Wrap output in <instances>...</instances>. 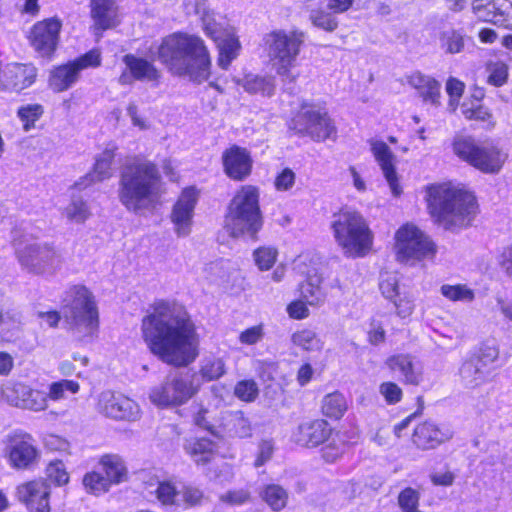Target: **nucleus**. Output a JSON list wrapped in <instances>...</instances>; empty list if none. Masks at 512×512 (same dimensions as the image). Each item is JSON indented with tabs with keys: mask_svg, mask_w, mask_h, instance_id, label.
<instances>
[{
	"mask_svg": "<svg viewBox=\"0 0 512 512\" xmlns=\"http://www.w3.org/2000/svg\"><path fill=\"white\" fill-rule=\"evenodd\" d=\"M50 486L44 479H34L17 486L16 496L27 512H51Z\"/></svg>",
	"mask_w": 512,
	"mask_h": 512,
	"instance_id": "412c9836",
	"label": "nucleus"
},
{
	"mask_svg": "<svg viewBox=\"0 0 512 512\" xmlns=\"http://www.w3.org/2000/svg\"><path fill=\"white\" fill-rule=\"evenodd\" d=\"M460 376L469 387L478 386L489 378L488 370L483 369L473 357L462 364Z\"/></svg>",
	"mask_w": 512,
	"mask_h": 512,
	"instance_id": "37998d69",
	"label": "nucleus"
},
{
	"mask_svg": "<svg viewBox=\"0 0 512 512\" xmlns=\"http://www.w3.org/2000/svg\"><path fill=\"white\" fill-rule=\"evenodd\" d=\"M455 156L485 174H498L508 152L492 141L478 143L473 136L457 134L452 141Z\"/></svg>",
	"mask_w": 512,
	"mask_h": 512,
	"instance_id": "6e6552de",
	"label": "nucleus"
},
{
	"mask_svg": "<svg viewBox=\"0 0 512 512\" xmlns=\"http://www.w3.org/2000/svg\"><path fill=\"white\" fill-rule=\"evenodd\" d=\"M91 16L99 29H107L114 25L117 8L114 0H91Z\"/></svg>",
	"mask_w": 512,
	"mask_h": 512,
	"instance_id": "72a5a7b5",
	"label": "nucleus"
},
{
	"mask_svg": "<svg viewBox=\"0 0 512 512\" xmlns=\"http://www.w3.org/2000/svg\"><path fill=\"white\" fill-rule=\"evenodd\" d=\"M62 21L51 17L35 23L29 32V42L42 57H50L57 48Z\"/></svg>",
	"mask_w": 512,
	"mask_h": 512,
	"instance_id": "a211bd4d",
	"label": "nucleus"
},
{
	"mask_svg": "<svg viewBox=\"0 0 512 512\" xmlns=\"http://www.w3.org/2000/svg\"><path fill=\"white\" fill-rule=\"evenodd\" d=\"M37 75L38 70L31 63H8L3 67L1 91L19 93L32 86Z\"/></svg>",
	"mask_w": 512,
	"mask_h": 512,
	"instance_id": "4be33fe9",
	"label": "nucleus"
},
{
	"mask_svg": "<svg viewBox=\"0 0 512 512\" xmlns=\"http://www.w3.org/2000/svg\"><path fill=\"white\" fill-rule=\"evenodd\" d=\"M47 480L56 486H63L69 482V473L65 464L61 460L51 461L45 470Z\"/></svg>",
	"mask_w": 512,
	"mask_h": 512,
	"instance_id": "4d7b16f0",
	"label": "nucleus"
},
{
	"mask_svg": "<svg viewBox=\"0 0 512 512\" xmlns=\"http://www.w3.org/2000/svg\"><path fill=\"white\" fill-rule=\"evenodd\" d=\"M155 496L162 506H176L178 503L179 488L172 481L165 480L158 483Z\"/></svg>",
	"mask_w": 512,
	"mask_h": 512,
	"instance_id": "09e8293b",
	"label": "nucleus"
},
{
	"mask_svg": "<svg viewBox=\"0 0 512 512\" xmlns=\"http://www.w3.org/2000/svg\"><path fill=\"white\" fill-rule=\"evenodd\" d=\"M293 346L307 352H319L324 347V342L319 335L310 328H301L291 335Z\"/></svg>",
	"mask_w": 512,
	"mask_h": 512,
	"instance_id": "58836bf2",
	"label": "nucleus"
},
{
	"mask_svg": "<svg viewBox=\"0 0 512 512\" xmlns=\"http://www.w3.org/2000/svg\"><path fill=\"white\" fill-rule=\"evenodd\" d=\"M321 409L326 417L338 420L344 416L348 409L347 399L340 392L327 394L322 399Z\"/></svg>",
	"mask_w": 512,
	"mask_h": 512,
	"instance_id": "a19ab883",
	"label": "nucleus"
},
{
	"mask_svg": "<svg viewBox=\"0 0 512 512\" xmlns=\"http://www.w3.org/2000/svg\"><path fill=\"white\" fill-rule=\"evenodd\" d=\"M337 247L347 258H362L370 253L374 233L366 218L354 209H341L330 223Z\"/></svg>",
	"mask_w": 512,
	"mask_h": 512,
	"instance_id": "39448f33",
	"label": "nucleus"
},
{
	"mask_svg": "<svg viewBox=\"0 0 512 512\" xmlns=\"http://www.w3.org/2000/svg\"><path fill=\"white\" fill-rule=\"evenodd\" d=\"M222 399L214 397L211 402L206 405L200 404L194 413V422L197 426L211 432L212 434H218V418L220 407L222 406Z\"/></svg>",
	"mask_w": 512,
	"mask_h": 512,
	"instance_id": "c756f323",
	"label": "nucleus"
},
{
	"mask_svg": "<svg viewBox=\"0 0 512 512\" xmlns=\"http://www.w3.org/2000/svg\"><path fill=\"white\" fill-rule=\"evenodd\" d=\"M488 83L500 87L504 85L508 78V66L503 62H492L487 66Z\"/></svg>",
	"mask_w": 512,
	"mask_h": 512,
	"instance_id": "052dcab7",
	"label": "nucleus"
},
{
	"mask_svg": "<svg viewBox=\"0 0 512 512\" xmlns=\"http://www.w3.org/2000/svg\"><path fill=\"white\" fill-rule=\"evenodd\" d=\"M77 68L69 61L53 68L49 75V87L54 92H63L73 86L79 79Z\"/></svg>",
	"mask_w": 512,
	"mask_h": 512,
	"instance_id": "2f4dec72",
	"label": "nucleus"
},
{
	"mask_svg": "<svg viewBox=\"0 0 512 512\" xmlns=\"http://www.w3.org/2000/svg\"><path fill=\"white\" fill-rule=\"evenodd\" d=\"M394 240L395 256L401 263L414 265L426 259H433L437 252L429 236L411 223L399 227Z\"/></svg>",
	"mask_w": 512,
	"mask_h": 512,
	"instance_id": "f8f14e48",
	"label": "nucleus"
},
{
	"mask_svg": "<svg viewBox=\"0 0 512 512\" xmlns=\"http://www.w3.org/2000/svg\"><path fill=\"white\" fill-rule=\"evenodd\" d=\"M493 14L481 13L484 22L512 30V2L509 0H494Z\"/></svg>",
	"mask_w": 512,
	"mask_h": 512,
	"instance_id": "4c0bfd02",
	"label": "nucleus"
},
{
	"mask_svg": "<svg viewBox=\"0 0 512 512\" xmlns=\"http://www.w3.org/2000/svg\"><path fill=\"white\" fill-rule=\"evenodd\" d=\"M16 258L21 268L45 278L59 274L64 267L61 250L51 243H30L16 250Z\"/></svg>",
	"mask_w": 512,
	"mask_h": 512,
	"instance_id": "9b49d317",
	"label": "nucleus"
},
{
	"mask_svg": "<svg viewBox=\"0 0 512 512\" xmlns=\"http://www.w3.org/2000/svg\"><path fill=\"white\" fill-rule=\"evenodd\" d=\"M269 57L284 82H294L299 74L294 71L303 38L301 33L276 30L265 36Z\"/></svg>",
	"mask_w": 512,
	"mask_h": 512,
	"instance_id": "1a4fd4ad",
	"label": "nucleus"
},
{
	"mask_svg": "<svg viewBox=\"0 0 512 512\" xmlns=\"http://www.w3.org/2000/svg\"><path fill=\"white\" fill-rule=\"evenodd\" d=\"M43 112V107L40 104H26L18 109L17 115L23 123L24 130L28 131L34 127L35 122L40 119Z\"/></svg>",
	"mask_w": 512,
	"mask_h": 512,
	"instance_id": "6e6d98bb",
	"label": "nucleus"
},
{
	"mask_svg": "<svg viewBox=\"0 0 512 512\" xmlns=\"http://www.w3.org/2000/svg\"><path fill=\"white\" fill-rule=\"evenodd\" d=\"M226 374V363L220 357H206L201 361L199 375L205 382L218 380Z\"/></svg>",
	"mask_w": 512,
	"mask_h": 512,
	"instance_id": "c03bdc74",
	"label": "nucleus"
},
{
	"mask_svg": "<svg viewBox=\"0 0 512 512\" xmlns=\"http://www.w3.org/2000/svg\"><path fill=\"white\" fill-rule=\"evenodd\" d=\"M260 190L254 185L241 186L228 206L226 227L233 237L255 238L263 225L260 210Z\"/></svg>",
	"mask_w": 512,
	"mask_h": 512,
	"instance_id": "0eeeda50",
	"label": "nucleus"
},
{
	"mask_svg": "<svg viewBox=\"0 0 512 512\" xmlns=\"http://www.w3.org/2000/svg\"><path fill=\"white\" fill-rule=\"evenodd\" d=\"M278 251L272 246H261L254 250L253 260L261 271L270 270L276 263Z\"/></svg>",
	"mask_w": 512,
	"mask_h": 512,
	"instance_id": "864d4df0",
	"label": "nucleus"
},
{
	"mask_svg": "<svg viewBox=\"0 0 512 512\" xmlns=\"http://www.w3.org/2000/svg\"><path fill=\"white\" fill-rule=\"evenodd\" d=\"M329 424L324 420H314L299 425L293 434L295 442L304 447H316L323 443L330 435Z\"/></svg>",
	"mask_w": 512,
	"mask_h": 512,
	"instance_id": "cd10ccee",
	"label": "nucleus"
},
{
	"mask_svg": "<svg viewBox=\"0 0 512 512\" xmlns=\"http://www.w3.org/2000/svg\"><path fill=\"white\" fill-rule=\"evenodd\" d=\"M234 82L250 94L271 96L275 89V79L273 76H262L250 73L246 74L242 79L234 78Z\"/></svg>",
	"mask_w": 512,
	"mask_h": 512,
	"instance_id": "473e14b6",
	"label": "nucleus"
},
{
	"mask_svg": "<svg viewBox=\"0 0 512 512\" xmlns=\"http://www.w3.org/2000/svg\"><path fill=\"white\" fill-rule=\"evenodd\" d=\"M440 291L445 298L451 301L471 302L475 297L474 291L465 284H445L441 286Z\"/></svg>",
	"mask_w": 512,
	"mask_h": 512,
	"instance_id": "5fc2aeb1",
	"label": "nucleus"
},
{
	"mask_svg": "<svg viewBox=\"0 0 512 512\" xmlns=\"http://www.w3.org/2000/svg\"><path fill=\"white\" fill-rule=\"evenodd\" d=\"M461 112L465 119L479 122L486 130H492L496 125L491 110L480 102L464 101L461 105Z\"/></svg>",
	"mask_w": 512,
	"mask_h": 512,
	"instance_id": "f704fd0d",
	"label": "nucleus"
},
{
	"mask_svg": "<svg viewBox=\"0 0 512 512\" xmlns=\"http://www.w3.org/2000/svg\"><path fill=\"white\" fill-rule=\"evenodd\" d=\"M115 156V148H106L95 160L92 172L98 181H104L112 176V162Z\"/></svg>",
	"mask_w": 512,
	"mask_h": 512,
	"instance_id": "de8ad7c7",
	"label": "nucleus"
},
{
	"mask_svg": "<svg viewBox=\"0 0 512 512\" xmlns=\"http://www.w3.org/2000/svg\"><path fill=\"white\" fill-rule=\"evenodd\" d=\"M420 493L407 487L398 495V505L402 512H408L419 509Z\"/></svg>",
	"mask_w": 512,
	"mask_h": 512,
	"instance_id": "680f3d73",
	"label": "nucleus"
},
{
	"mask_svg": "<svg viewBox=\"0 0 512 512\" xmlns=\"http://www.w3.org/2000/svg\"><path fill=\"white\" fill-rule=\"evenodd\" d=\"M157 57L172 73L194 82L202 83L210 76V53L197 35L176 32L165 37L158 47Z\"/></svg>",
	"mask_w": 512,
	"mask_h": 512,
	"instance_id": "f03ea898",
	"label": "nucleus"
},
{
	"mask_svg": "<svg viewBox=\"0 0 512 512\" xmlns=\"http://www.w3.org/2000/svg\"><path fill=\"white\" fill-rule=\"evenodd\" d=\"M4 457L14 470H29L37 464L40 451L33 436L23 430L16 429L3 438Z\"/></svg>",
	"mask_w": 512,
	"mask_h": 512,
	"instance_id": "4468645a",
	"label": "nucleus"
},
{
	"mask_svg": "<svg viewBox=\"0 0 512 512\" xmlns=\"http://www.w3.org/2000/svg\"><path fill=\"white\" fill-rule=\"evenodd\" d=\"M371 152L381 168V171L394 196H399L402 192L396 171V157L389 146L382 140L372 139L369 142Z\"/></svg>",
	"mask_w": 512,
	"mask_h": 512,
	"instance_id": "b1692460",
	"label": "nucleus"
},
{
	"mask_svg": "<svg viewBox=\"0 0 512 512\" xmlns=\"http://www.w3.org/2000/svg\"><path fill=\"white\" fill-rule=\"evenodd\" d=\"M62 216L72 224H84L92 216L91 207L82 196L71 194L69 203L63 208Z\"/></svg>",
	"mask_w": 512,
	"mask_h": 512,
	"instance_id": "c9c22d12",
	"label": "nucleus"
},
{
	"mask_svg": "<svg viewBox=\"0 0 512 512\" xmlns=\"http://www.w3.org/2000/svg\"><path fill=\"white\" fill-rule=\"evenodd\" d=\"M62 313L69 330L80 341L92 340L99 330V312L93 294L76 285L66 292Z\"/></svg>",
	"mask_w": 512,
	"mask_h": 512,
	"instance_id": "423d86ee",
	"label": "nucleus"
},
{
	"mask_svg": "<svg viewBox=\"0 0 512 512\" xmlns=\"http://www.w3.org/2000/svg\"><path fill=\"white\" fill-rule=\"evenodd\" d=\"M204 499L203 491L192 485H182L179 488L177 507L189 509L201 505Z\"/></svg>",
	"mask_w": 512,
	"mask_h": 512,
	"instance_id": "8fccbe9b",
	"label": "nucleus"
},
{
	"mask_svg": "<svg viewBox=\"0 0 512 512\" xmlns=\"http://www.w3.org/2000/svg\"><path fill=\"white\" fill-rule=\"evenodd\" d=\"M265 337V328L263 324L248 327L240 332L238 341L244 346H254L262 342Z\"/></svg>",
	"mask_w": 512,
	"mask_h": 512,
	"instance_id": "bf43d9fd",
	"label": "nucleus"
},
{
	"mask_svg": "<svg viewBox=\"0 0 512 512\" xmlns=\"http://www.w3.org/2000/svg\"><path fill=\"white\" fill-rule=\"evenodd\" d=\"M195 375L176 374L155 386L149 393L150 401L159 408L177 407L188 402L200 389Z\"/></svg>",
	"mask_w": 512,
	"mask_h": 512,
	"instance_id": "ddd939ff",
	"label": "nucleus"
},
{
	"mask_svg": "<svg viewBox=\"0 0 512 512\" xmlns=\"http://www.w3.org/2000/svg\"><path fill=\"white\" fill-rule=\"evenodd\" d=\"M321 282L320 277L311 276L300 285V296L310 306H319L326 299V292Z\"/></svg>",
	"mask_w": 512,
	"mask_h": 512,
	"instance_id": "ea45409f",
	"label": "nucleus"
},
{
	"mask_svg": "<svg viewBox=\"0 0 512 512\" xmlns=\"http://www.w3.org/2000/svg\"><path fill=\"white\" fill-rule=\"evenodd\" d=\"M77 71L80 73L84 69L95 68L101 64V53L97 49H92L84 55L71 61Z\"/></svg>",
	"mask_w": 512,
	"mask_h": 512,
	"instance_id": "69168bd1",
	"label": "nucleus"
},
{
	"mask_svg": "<svg viewBox=\"0 0 512 512\" xmlns=\"http://www.w3.org/2000/svg\"><path fill=\"white\" fill-rule=\"evenodd\" d=\"M291 128L317 142L333 139L337 133L327 110L317 105L303 106L292 120Z\"/></svg>",
	"mask_w": 512,
	"mask_h": 512,
	"instance_id": "2eb2a0df",
	"label": "nucleus"
},
{
	"mask_svg": "<svg viewBox=\"0 0 512 512\" xmlns=\"http://www.w3.org/2000/svg\"><path fill=\"white\" fill-rule=\"evenodd\" d=\"M226 277L225 263L215 261L205 265L203 268V278L209 283H218Z\"/></svg>",
	"mask_w": 512,
	"mask_h": 512,
	"instance_id": "338daca9",
	"label": "nucleus"
},
{
	"mask_svg": "<svg viewBox=\"0 0 512 512\" xmlns=\"http://www.w3.org/2000/svg\"><path fill=\"white\" fill-rule=\"evenodd\" d=\"M405 79L409 86L417 90L424 103L433 106L440 105L441 84L435 78L415 71L407 75Z\"/></svg>",
	"mask_w": 512,
	"mask_h": 512,
	"instance_id": "bb28decb",
	"label": "nucleus"
},
{
	"mask_svg": "<svg viewBox=\"0 0 512 512\" xmlns=\"http://www.w3.org/2000/svg\"><path fill=\"white\" fill-rule=\"evenodd\" d=\"M2 396L9 405L19 409L32 412L46 410L45 390L33 388L24 381L7 382L2 388Z\"/></svg>",
	"mask_w": 512,
	"mask_h": 512,
	"instance_id": "f3484780",
	"label": "nucleus"
},
{
	"mask_svg": "<svg viewBox=\"0 0 512 512\" xmlns=\"http://www.w3.org/2000/svg\"><path fill=\"white\" fill-rule=\"evenodd\" d=\"M222 164L225 174L230 179L242 181L251 174L253 160L246 148L233 145L223 152Z\"/></svg>",
	"mask_w": 512,
	"mask_h": 512,
	"instance_id": "5701e85b",
	"label": "nucleus"
},
{
	"mask_svg": "<svg viewBox=\"0 0 512 512\" xmlns=\"http://www.w3.org/2000/svg\"><path fill=\"white\" fill-rule=\"evenodd\" d=\"M184 450L195 464L206 465L216 457L218 446L208 438H192L186 441Z\"/></svg>",
	"mask_w": 512,
	"mask_h": 512,
	"instance_id": "c85d7f7f",
	"label": "nucleus"
},
{
	"mask_svg": "<svg viewBox=\"0 0 512 512\" xmlns=\"http://www.w3.org/2000/svg\"><path fill=\"white\" fill-rule=\"evenodd\" d=\"M96 411L115 421L135 422L141 418V409L136 401L109 390L98 395Z\"/></svg>",
	"mask_w": 512,
	"mask_h": 512,
	"instance_id": "dca6fc26",
	"label": "nucleus"
},
{
	"mask_svg": "<svg viewBox=\"0 0 512 512\" xmlns=\"http://www.w3.org/2000/svg\"><path fill=\"white\" fill-rule=\"evenodd\" d=\"M100 465L105 473L108 483L118 484L127 477V468L123 459L115 454H107L101 457Z\"/></svg>",
	"mask_w": 512,
	"mask_h": 512,
	"instance_id": "e433bc0d",
	"label": "nucleus"
},
{
	"mask_svg": "<svg viewBox=\"0 0 512 512\" xmlns=\"http://www.w3.org/2000/svg\"><path fill=\"white\" fill-rule=\"evenodd\" d=\"M425 200L429 214L445 229L469 226L477 212L476 198L460 184L452 182L427 186Z\"/></svg>",
	"mask_w": 512,
	"mask_h": 512,
	"instance_id": "7ed1b4c3",
	"label": "nucleus"
},
{
	"mask_svg": "<svg viewBox=\"0 0 512 512\" xmlns=\"http://www.w3.org/2000/svg\"><path fill=\"white\" fill-rule=\"evenodd\" d=\"M125 70L119 76L121 85L132 84L134 80L156 82L160 77L159 71L146 59L128 54L123 57Z\"/></svg>",
	"mask_w": 512,
	"mask_h": 512,
	"instance_id": "393cba45",
	"label": "nucleus"
},
{
	"mask_svg": "<svg viewBox=\"0 0 512 512\" xmlns=\"http://www.w3.org/2000/svg\"><path fill=\"white\" fill-rule=\"evenodd\" d=\"M391 301L394 303L397 315L401 318L409 317L414 311V298L409 293H400V296Z\"/></svg>",
	"mask_w": 512,
	"mask_h": 512,
	"instance_id": "774afa93",
	"label": "nucleus"
},
{
	"mask_svg": "<svg viewBox=\"0 0 512 512\" xmlns=\"http://www.w3.org/2000/svg\"><path fill=\"white\" fill-rule=\"evenodd\" d=\"M499 350L495 344H484L478 356L473 357L483 369L491 373V365L498 359Z\"/></svg>",
	"mask_w": 512,
	"mask_h": 512,
	"instance_id": "e2e57ef3",
	"label": "nucleus"
},
{
	"mask_svg": "<svg viewBox=\"0 0 512 512\" xmlns=\"http://www.w3.org/2000/svg\"><path fill=\"white\" fill-rule=\"evenodd\" d=\"M83 485L87 492L100 495L110 488L108 480L98 472H89L83 478Z\"/></svg>",
	"mask_w": 512,
	"mask_h": 512,
	"instance_id": "13d9d810",
	"label": "nucleus"
},
{
	"mask_svg": "<svg viewBox=\"0 0 512 512\" xmlns=\"http://www.w3.org/2000/svg\"><path fill=\"white\" fill-rule=\"evenodd\" d=\"M383 366L404 384L418 386L424 380L423 365L416 356L411 354H392L385 359Z\"/></svg>",
	"mask_w": 512,
	"mask_h": 512,
	"instance_id": "aec40b11",
	"label": "nucleus"
},
{
	"mask_svg": "<svg viewBox=\"0 0 512 512\" xmlns=\"http://www.w3.org/2000/svg\"><path fill=\"white\" fill-rule=\"evenodd\" d=\"M400 276L396 272H385L381 274L379 288L381 294L388 300L400 296Z\"/></svg>",
	"mask_w": 512,
	"mask_h": 512,
	"instance_id": "603ef678",
	"label": "nucleus"
},
{
	"mask_svg": "<svg viewBox=\"0 0 512 512\" xmlns=\"http://www.w3.org/2000/svg\"><path fill=\"white\" fill-rule=\"evenodd\" d=\"M259 386L253 379H243L234 386V396L242 402L252 403L259 396Z\"/></svg>",
	"mask_w": 512,
	"mask_h": 512,
	"instance_id": "3c124183",
	"label": "nucleus"
},
{
	"mask_svg": "<svg viewBox=\"0 0 512 512\" xmlns=\"http://www.w3.org/2000/svg\"><path fill=\"white\" fill-rule=\"evenodd\" d=\"M161 175L157 166L146 159H135L121 172L118 198L130 212L142 214L155 208L160 197Z\"/></svg>",
	"mask_w": 512,
	"mask_h": 512,
	"instance_id": "20e7f679",
	"label": "nucleus"
},
{
	"mask_svg": "<svg viewBox=\"0 0 512 512\" xmlns=\"http://www.w3.org/2000/svg\"><path fill=\"white\" fill-rule=\"evenodd\" d=\"M198 198L199 191L195 187H186L173 205L170 218L178 237H186L191 233Z\"/></svg>",
	"mask_w": 512,
	"mask_h": 512,
	"instance_id": "6ab92c4d",
	"label": "nucleus"
},
{
	"mask_svg": "<svg viewBox=\"0 0 512 512\" xmlns=\"http://www.w3.org/2000/svg\"><path fill=\"white\" fill-rule=\"evenodd\" d=\"M440 48L448 54L460 53L464 48V35L455 29L445 30L439 37Z\"/></svg>",
	"mask_w": 512,
	"mask_h": 512,
	"instance_id": "49530a36",
	"label": "nucleus"
},
{
	"mask_svg": "<svg viewBox=\"0 0 512 512\" xmlns=\"http://www.w3.org/2000/svg\"><path fill=\"white\" fill-rule=\"evenodd\" d=\"M201 21L205 35L216 44L218 66L227 70L241 50L235 28L225 17L212 10H205L201 16Z\"/></svg>",
	"mask_w": 512,
	"mask_h": 512,
	"instance_id": "9d476101",
	"label": "nucleus"
},
{
	"mask_svg": "<svg viewBox=\"0 0 512 512\" xmlns=\"http://www.w3.org/2000/svg\"><path fill=\"white\" fill-rule=\"evenodd\" d=\"M141 331L151 353L166 364L185 367L199 355L196 324L187 309L176 301L153 302L142 319Z\"/></svg>",
	"mask_w": 512,
	"mask_h": 512,
	"instance_id": "f257e3e1",
	"label": "nucleus"
},
{
	"mask_svg": "<svg viewBox=\"0 0 512 512\" xmlns=\"http://www.w3.org/2000/svg\"><path fill=\"white\" fill-rule=\"evenodd\" d=\"M80 390V385L74 380L62 379L49 384L48 391H45L46 409L49 402H58L66 399L68 394H76Z\"/></svg>",
	"mask_w": 512,
	"mask_h": 512,
	"instance_id": "79ce46f5",
	"label": "nucleus"
},
{
	"mask_svg": "<svg viewBox=\"0 0 512 512\" xmlns=\"http://www.w3.org/2000/svg\"><path fill=\"white\" fill-rule=\"evenodd\" d=\"M453 433L448 427H438L433 422L425 421L416 426L413 443L420 449H433L449 440Z\"/></svg>",
	"mask_w": 512,
	"mask_h": 512,
	"instance_id": "a878e982",
	"label": "nucleus"
},
{
	"mask_svg": "<svg viewBox=\"0 0 512 512\" xmlns=\"http://www.w3.org/2000/svg\"><path fill=\"white\" fill-rule=\"evenodd\" d=\"M222 432L231 438H248L252 435V426L242 411L226 412L223 416Z\"/></svg>",
	"mask_w": 512,
	"mask_h": 512,
	"instance_id": "7c9ffc66",
	"label": "nucleus"
},
{
	"mask_svg": "<svg viewBox=\"0 0 512 512\" xmlns=\"http://www.w3.org/2000/svg\"><path fill=\"white\" fill-rule=\"evenodd\" d=\"M379 393L389 405L399 403L403 397L402 388L392 381L381 383L379 386Z\"/></svg>",
	"mask_w": 512,
	"mask_h": 512,
	"instance_id": "0e129e2a",
	"label": "nucleus"
},
{
	"mask_svg": "<svg viewBox=\"0 0 512 512\" xmlns=\"http://www.w3.org/2000/svg\"><path fill=\"white\" fill-rule=\"evenodd\" d=\"M261 497L275 512H279L285 508L288 500L286 490L276 484L267 485L261 492Z\"/></svg>",
	"mask_w": 512,
	"mask_h": 512,
	"instance_id": "a18cd8bd",
	"label": "nucleus"
}]
</instances>
